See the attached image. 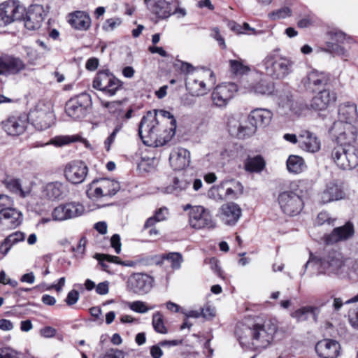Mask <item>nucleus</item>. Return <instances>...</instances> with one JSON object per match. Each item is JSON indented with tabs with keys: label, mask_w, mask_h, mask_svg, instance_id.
<instances>
[{
	"label": "nucleus",
	"mask_w": 358,
	"mask_h": 358,
	"mask_svg": "<svg viewBox=\"0 0 358 358\" xmlns=\"http://www.w3.org/2000/svg\"><path fill=\"white\" fill-rule=\"evenodd\" d=\"M176 120L165 110L148 111L139 124L138 134L148 146H162L175 135Z\"/></svg>",
	"instance_id": "obj_1"
},
{
	"label": "nucleus",
	"mask_w": 358,
	"mask_h": 358,
	"mask_svg": "<svg viewBox=\"0 0 358 358\" xmlns=\"http://www.w3.org/2000/svg\"><path fill=\"white\" fill-rule=\"evenodd\" d=\"M243 330L245 335H241L239 330L236 331L241 345L250 343L254 349L262 350L268 347L273 341L277 326L268 320L263 324H255L252 327H245Z\"/></svg>",
	"instance_id": "obj_2"
},
{
	"label": "nucleus",
	"mask_w": 358,
	"mask_h": 358,
	"mask_svg": "<svg viewBox=\"0 0 358 358\" xmlns=\"http://www.w3.org/2000/svg\"><path fill=\"white\" fill-rule=\"evenodd\" d=\"M294 62L273 51L268 53L259 66L264 73L273 80H282L293 71Z\"/></svg>",
	"instance_id": "obj_3"
},
{
	"label": "nucleus",
	"mask_w": 358,
	"mask_h": 358,
	"mask_svg": "<svg viewBox=\"0 0 358 358\" xmlns=\"http://www.w3.org/2000/svg\"><path fill=\"white\" fill-rule=\"evenodd\" d=\"M309 266H320L322 272L327 274H338L343 271L345 266V261L343 255L336 250L329 251L322 259H317L310 255L308 261L304 265V269L301 273L303 275Z\"/></svg>",
	"instance_id": "obj_4"
},
{
	"label": "nucleus",
	"mask_w": 358,
	"mask_h": 358,
	"mask_svg": "<svg viewBox=\"0 0 358 358\" xmlns=\"http://www.w3.org/2000/svg\"><path fill=\"white\" fill-rule=\"evenodd\" d=\"M215 83L214 73L209 69L198 71L195 74L187 76L185 82L187 90L192 96H203L209 91L207 85Z\"/></svg>",
	"instance_id": "obj_5"
},
{
	"label": "nucleus",
	"mask_w": 358,
	"mask_h": 358,
	"mask_svg": "<svg viewBox=\"0 0 358 358\" xmlns=\"http://www.w3.org/2000/svg\"><path fill=\"white\" fill-rule=\"evenodd\" d=\"M331 159L341 170H352L358 166V149L354 145H338L331 151Z\"/></svg>",
	"instance_id": "obj_6"
},
{
	"label": "nucleus",
	"mask_w": 358,
	"mask_h": 358,
	"mask_svg": "<svg viewBox=\"0 0 358 358\" xmlns=\"http://www.w3.org/2000/svg\"><path fill=\"white\" fill-rule=\"evenodd\" d=\"M150 12L158 19H168L173 14L183 17L187 13L185 8L179 7L178 0H144Z\"/></svg>",
	"instance_id": "obj_7"
},
{
	"label": "nucleus",
	"mask_w": 358,
	"mask_h": 358,
	"mask_svg": "<svg viewBox=\"0 0 358 358\" xmlns=\"http://www.w3.org/2000/svg\"><path fill=\"white\" fill-rule=\"evenodd\" d=\"M278 201L282 212L289 216L298 215L303 208V201L298 189L280 192Z\"/></svg>",
	"instance_id": "obj_8"
},
{
	"label": "nucleus",
	"mask_w": 358,
	"mask_h": 358,
	"mask_svg": "<svg viewBox=\"0 0 358 358\" xmlns=\"http://www.w3.org/2000/svg\"><path fill=\"white\" fill-rule=\"evenodd\" d=\"M120 189L119 182L109 178L94 180L88 186L87 194L90 199H99L115 195Z\"/></svg>",
	"instance_id": "obj_9"
},
{
	"label": "nucleus",
	"mask_w": 358,
	"mask_h": 358,
	"mask_svg": "<svg viewBox=\"0 0 358 358\" xmlns=\"http://www.w3.org/2000/svg\"><path fill=\"white\" fill-rule=\"evenodd\" d=\"M91 105V96L87 93H81L66 103L65 112L71 118L80 120L86 117Z\"/></svg>",
	"instance_id": "obj_10"
},
{
	"label": "nucleus",
	"mask_w": 358,
	"mask_h": 358,
	"mask_svg": "<svg viewBox=\"0 0 358 358\" xmlns=\"http://www.w3.org/2000/svg\"><path fill=\"white\" fill-rule=\"evenodd\" d=\"M154 278L145 273H134L126 282V289L130 293L143 296L149 293L153 287Z\"/></svg>",
	"instance_id": "obj_11"
},
{
	"label": "nucleus",
	"mask_w": 358,
	"mask_h": 358,
	"mask_svg": "<svg viewBox=\"0 0 358 358\" xmlns=\"http://www.w3.org/2000/svg\"><path fill=\"white\" fill-rule=\"evenodd\" d=\"M27 117V121H31L36 129L44 130L53 124L55 115L50 107L39 103L30 110Z\"/></svg>",
	"instance_id": "obj_12"
},
{
	"label": "nucleus",
	"mask_w": 358,
	"mask_h": 358,
	"mask_svg": "<svg viewBox=\"0 0 358 358\" xmlns=\"http://www.w3.org/2000/svg\"><path fill=\"white\" fill-rule=\"evenodd\" d=\"M122 87V82L108 71H99L94 78L93 87L110 96H114Z\"/></svg>",
	"instance_id": "obj_13"
},
{
	"label": "nucleus",
	"mask_w": 358,
	"mask_h": 358,
	"mask_svg": "<svg viewBox=\"0 0 358 358\" xmlns=\"http://www.w3.org/2000/svg\"><path fill=\"white\" fill-rule=\"evenodd\" d=\"M329 131L336 136L341 145H353L356 141L357 129L352 124L335 122Z\"/></svg>",
	"instance_id": "obj_14"
},
{
	"label": "nucleus",
	"mask_w": 358,
	"mask_h": 358,
	"mask_svg": "<svg viewBox=\"0 0 358 358\" xmlns=\"http://www.w3.org/2000/svg\"><path fill=\"white\" fill-rule=\"evenodd\" d=\"M189 222L192 228L201 229L215 227L210 211L201 206H193L189 213Z\"/></svg>",
	"instance_id": "obj_15"
},
{
	"label": "nucleus",
	"mask_w": 358,
	"mask_h": 358,
	"mask_svg": "<svg viewBox=\"0 0 358 358\" xmlns=\"http://www.w3.org/2000/svg\"><path fill=\"white\" fill-rule=\"evenodd\" d=\"M23 8L15 0H9L0 4V21L5 25L20 20Z\"/></svg>",
	"instance_id": "obj_16"
},
{
	"label": "nucleus",
	"mask_w": 358,
	"mask_h": 358,
	"mask_svg": "<svg viewBox=\"0 0 358 358\" xmlns=\"http://www.w3.org/2000/svg\"><path fill=\"white\" fill-rule=\"evenodd\" d=\"M26 64L17 57L3 54L0 57V75L9 76L17 75L24 70Z\"/></svg>",
	"instance_id": "obj_17"
},
{
	"label": "nucleus",
	"mask_w": 358,
	"mask_h": 358,
	"mask_svg": "<svg viewBox=\"0 0 358 358\" xmlns=\"http://www.w3.org/2000/svg\"><path fill=\"white\" fill-rule=\"evenodd\" d=\"M238 87L235 83H223L217 86L212 93V99L217 106H225L237 92Z\"/></svg>",
	"instance_id": "obj_18"
},
{
	"label": "nucleus",
	"mask_w": 358,
	"mask_h": 358,
	"mask_svg": "<svg viewBox=\"0 0 358 358\" xmlns=\"http://www.w3.org/2000/svg\"><path fill=\"white\" fill-rule=\"evenodd\" d=\"M87 173V166L81 161L72 162L68 164L64 169V176L66 180L75 185L83 182Z\"/></svg>",
	"instance_id": "obj_19"
},
{
	"label": "nucleus",
	"mask_w": 358,
	"mask_h": 358,
	"mask_svg": "<svg viewBox=\"0 0 358 358\" xmlns=\"http://www.w3.org/2000/svg\"><path fill=\"white\" fill-rule=\"evenodd\" d=\"M242 215L241 207L234 203L228 202L221 206L219 216L222 222L229 226L235 225Z\"/></svg>",
	"instance_id": "obj_20"
},
{
	"label": "nucleus",
	"mask_w": 358,
	"mask_h": 358,
	"mask_svg": "<svg viewBox=\"0 0 358 358\" xmlns=\"http://www.w3.org/2000/svg\"><path fill=\"white\" fill-rule=\"evenodd\" d=\"M27 115H13L1 122L3 129L10 136H18L24 133L27 126Z\"/></svg>",
	"instance_id": "obj_21"
},
{
	"label": "nucleus",
	"mask_w": 358,
	"mask_h": 358,
	"mask_svg": "<svg viewBox=\"0 0 358 358\" xmlns=\"http://www.w3.org/2000/svg\"><path fill=\"white\" fill-rule=\"evenodd\" d=\"M336 101V94L328 89H324L315 96L310 104V108L317 111L326 110Z\"/></svg>",
	"instance_id": "obj_22"
},
{
	"label": "nucleus",
	"mask_w": 358,
	"mask_h": 358,
	"mask_svg": "<svg viewBox=\"0 0 358 358\" xmlns=\"http://www.w3.org/2000/svg\"><path fill=\"white\" fill-rule=\"evenodd\" d=\"M338 342L331 339H324L317 343L315 351L322 358H336L340 353Z\"/></svg>",
	"instance_id": "obj_23"
},
{
	"label": "nucleus",
	"mask_w": 358,
	"mask_h": 358,
	"mask_svg": "<svg viewBox=\"0 0 358 358\" xmlns=\"http://www.w3.org/2000/svg\"><path fill=\"white\" fill-rule=\"evenodd\" d=\"M329 80V76L324 72L313 70L307 74L302 82L308 90L314 92L326 85Z\"/></svg>",
	"instance_id": "obj_24"
},
{
	"label": "nucleus",
	"mask_w": 358,
	"mask_h": 358,
	"mask_svg": "<svg viewBox=\"0 0 358 358\" xmlns=\"http://www.w3.org/2000/svg\"><path fill=\"white\" fill-rule=\"evenodd\" d=\"M299 146L306 152L314 153L320 150L321 143L315 134L303 130L299 134Z\"/></svg>",
	"instance_id": "obj_25"
},
{
	"label": "nucleus",
	"mask_w": 358,
	"mask_h": 358,
	"mask_svg": "<svg viewBox=\"0 0 358 358\" xmlns=\"http://www.w3.org/2000/svg\"><path fill=\"white\" fill-rule=\"evenodd\" d=\"M243 87L246 92L260 95H271L274 92V84L266 80L257 81H247L243 83Z\"/></svg>",
	"instance_id": "obj_26"
},
{
	"label": "nucleus",
	"mask_w": 358,
	"mask_h": 358,
	"mask_svg": "<svg viewBox=\"0 0 358 358\" xmlns=\"http://www.w3.org/2000/svg\"><path fill=\"white\" fill-rule=\"evenodd\" d=\"M169 162L175 170H182L190 163V152L182 148L174 150L170 155Z\"/></svg>",
	"instance_id": "obj_27"
},
{
	"label": "nucleus",
	"mask_w": 358,
	"mask_h": 358,
	"mask_svg": "<svg viewBox=\"0 0 358 358\" xmlns=\"http://www.w3.org/2000/svg\"><path fill=\"white\" fill-rule=\"evenodd\" d=\"M345 194L341 185L334 182L329 183L320 194L321 202L327 203L345 198Z\"/></svg>",
	"instance_id": "obj_28"
},
{
	"label": "nucleus",
	"mask_w": 358,
	"mask_h": 358,
	"mask_svg": "<svg viewBox=\"0 0 358 358\" xmlns=\"http://www.w3.org/2000/svg\"><path fill=\"white\" fill-rule=\"evenodd\" d=\"M354 234L353 225L348 222L344 226L335 228L327 236L325 241L327 244H333L351 238Z\"/></svg>",
	"instance_id": "obj_29"
},
{
	"label": "nucleus",
	"mask_w": 358,
	"mask_h": 358,
	"mask_svg": "<svg viewBox=\"0 0 358 358\" xmlns=\"http://www.w3.org/2000/svg\"><path fill=\"white\" fill-rule=\"evenodd\" d=\"M43 20V8L38 5L34 6L27 13L24 27L29 30L38 29L41 27Z\"/></svg>",
	"instance_id": "obj_30"
},
{
	"label": "nucleus",
	"mask_w": 358,
	"mask_h": 358,
	"mask_svg": "<svg viewBox=\"0 0 358 358\" xmlns=\"http://www.w3.org/2000/svg\"><path fill=\"white\" fill-rule=\"evenodd\" d=\"M271 110L265 108H256L252 110L249 115L248 120L251 125L256 128L268 125L272 118Z\"/></svg>",
	"instance_id": "obj_31"
},
{
	"label": "nucleus",
	"mask_w": 358,
	"mask_h": 358,
	"mask_svg": "<svg viewBox=\"0 0 358 358\" xmlns=\"http://www.w3.org/2000/svg\"><path fill=\"white\" fill-rule=\"evenodd\" d=\"M22 221V213L14 208L0 213V224L8 228H15L21 224Z\"/></svg>",
	"instance_id": "obj_32"
},
{
	"label": "nucleus",
	"mask_w": 358,
	"mask_h": 358,
	"mask_svg": "<svg viewBox=\"0 0 358 358\" xmlns=\"http://www.w3.org/2000/svg\"><path fill=\"white\" fill-rule=\"evenodd\" d=\"M339 121L344 124H352L357 118V106L354 103L345 102L338 107Z\"/></svg>",
	"instance_id": "obj_33"
},
{
	"label": "nucleus",
	"mask_w": 358,
	"mask_h": 358,
	"mask_svg": "<svg viewBox=\"0 0 358 358\" xmlns=\"http://www.w3.org/2000/svg\"><path fill=\"white\" fill-rule=\"evenodd\" d=\"M66 192V186L59 181L48 182L43 188L44 194L52 200L63 198Z\"/></svg>",
	"instance_id": "obj_34"
},
{
	"label": "nucleus",
	"mask_w": 358,
	"mask_h": 358,
	"mask_svg": "<svg viewBox=\"0 0 358 358\" xmlns=\"http://www.w3.org/2000/svg\"><path fill=\"white\" fill-rule=\"evenodd\" d=\"M70 24L76 29L87 30L91 24L90 16L83 11H76L69 20Z\"/></svg>",
	"instance_id": "obj_35"
},
{
	"label": "nucleus",
	"mask_w": 358,
	"mask_h": 358,
	"mask_svg": "<svg viewBox=\"0 0 358 358\" xmlns=\"http://www.w3.org/2000/svg\"><path fill=\"white\" fill-rule=\"evenodd\" d=\"M6 187L8 189L20 197L25 198L31 193L30 185H23L19 179L12 178L6 182Z\"/></svg>",
	"instance_id": "obj_36"
},
{
	"label": "nucleus",
	"mask_w": 358,
	"mask_h": 358,
	"mask_svg": "<svg viewBox=\"0 0 358 358\" xmlns=\"http://www.w3.org/2000/svg\"><path fill=\"white\" fill-rule=\"evenodd\" d=\"M306 168L305 162L301 157L290 155L287 160V169L289 172L300 173Z\"/></svg>",
	"instance_id": "obj_37"
},
{
	"label": "nucleus",
	"mask_w": 358,
	"mask_h": 358,
	"mask_svg": "<svg viewBox=\"0 0 358 358\" xmlns=\"http://www.w3.org/2000/svg\"><path fill=\"white\" fill-rule=\"evenodd\" d=\"M189 186V182L184 178H175L172 184L168 185L164 189V192L178 195L182 192L186 190Z\"/></svg>",
	"instance_id": "obj_38"
},
{
	"label": "nucleus",
	"mask_w": 358,
	"mask_h": 358,
	"mask_svg": "<svg viewBox=\"0 0 358 358\" xmlns=\"http://www.w3.org/2000/svg\"><path fill=\"white\" fill-rule=\"evenodd\" d=\"M257 128L254 125L243 126L238 124L237 126H229V131L232 135H236L238 138H244L254 134Z\"/></svg>",
	"instance_id": "obj_39"
},
{
	"label": "nucleus",
	"mask_w": 358,
	"mask_h": 358,
	"mask_svg": "<svg viewBox=\"0 0 358 358\" xmlns=\"http://www.w3.org/2000/svg\"><path fill=\"white\" fill-rule=\"evenodd\" d=\"M316 308L312 306L303 307L294 312L292 317L296 319L297 321L302 322L308 320L311 316L316 321Z\"/></svg>",
	"instance_id": "obj_40"
},
{
	"label": "nucleus",
	"mask_w": 358,
	"mask_h": 358,
	"mask_svg": "<svg viewBox=\"0 0 358 358\" xmlns=\"http://www.w3.org/2000/svg\"><path fill=\"white\" fill-rule=\"evenodd\" d=\"M80 140L81 137L78 135L57 136L52 138L48 143L41 145V146L52 144L55 146L61 147Z\"/></svg>",
	"instance_id": "obj_41"
},
{
	"label": "nucleus",
	"mask_w": 358,
	"mask_h": 358,
	"mask_svg": "<svg viewBox=\"0 0 358 358\" xmlns=\"http://www.w3.org/2000/svg\"><path fill=\"white\" fill-rule=\"evenodd\" d=\"M265 166V162L261 156L248 158L245 163V169L250 172H260Z\"/></svg>",
	"instance_id": "obj_42"
},
{
	"label": "nucleus",
	"mask_w": 358,
	"mask_h": 358,
	"mask_svg": "<svg viewBox=\"0 0 358 358\" xmlns=\"http://www.w3.org/2000/svg\"><path fill=\"white\" fill-rule=\"evenodd\" d=\"M69 219L82 215L85 212L84 206L80 202L73 201L64 203Z\"/></svg>",
	"instance_id": "obj_43"
},
{
	"label": "nucleus",
	"mask_w": 358,
	"mask_h": 358,
	"mask_svg": "<svg viewBox=\"0 0 358 358\" xmlns=\"http://www.w3.org/2000/svg\"><path fill=\"white\" fill-rule=\"evenodd\" d=\"M229 66L231 72L236 76H242L250 71L249 66L244 64L242 59H230Z\"/></svg>",
	"instance_id": "obj_44"
},
{
	"label": "nucleus",
	"mask_w": 358,
	"mask_h": 358,
	"mask_svg": "<svg viewBox=\"0 0 358 358\" xmlns=\"http://www.w3.org/2000/svg\"><path fill=\"white\" fill-rule=\"evenodd\" d=\"M169 210L166 208H161L157 210L154 216L149 217L144 224V229L153 227L157 222L166 219Z\"/></svg>",
	"instance_id": "obj_45"
},
{
	"label": "nucleus",
	"mask_w": 358,
	"mask_h": 358,
	"mask_svg": "<svg viewBox=\"0 0 358 358\" xmlns=\"http://www.w3.org/2000/svg\"><path fill=\"white\" fill-rule=\"evenodd\" d=\"M229 184L233 185V187H227L226 189L225 195L228 198L234 199L237 196L236 192H239V194H242L243 192V186L239 182H236L234 180H226L223 181L220 185L221 187H224Z\"/></svg>",
	"instance_id": "obj_46"
},
{
	"label": "nucleus",
	"mask_w": 358,
	"mask_h": 358,
	"mask_svg": "<svg viewBox=\"0 0 358 358\" xmlns=\"http://www.w3.org/2000/svg\"><path fill=\"white\" fill-rule=\"evenodd\" d=\"M152 324L154 329L157 333L164 334L168 332L164 325L163 315L160 312L157 311L153 314Z\"/></svg>",
	"instance_id": "obj_47"
},
{
	"label": "nucleus",
	"mask_w": 358,
	"mask_h": 358,
	"mask_svg": "<svg viewBox=\"0 0 358 358\" xmlns=\"http://www.w3.org/2000/svg\"><path fill=\"white\" fill-rule=\"evenodd\" d=\"M101 105L103 107L108 108L109 113L122 118L124 110L120 101H101Z\"/></svg>",
	"instance_id": "obj_48"
},
{
	"label": "nucleus",
	"mask_w": 358,
	"mask_h": 358,
	"mask_svg": "<svg viewBox=\"0 0 358 358\" xmlns=\"http://www.w3.org/2000/svg\"><path fill=\"white\" fill-rule=\"evenodd\" d=\"M328 51L336 56H340L345 60L348 59L349 53L348 50L343 45L329 43H328Z\"/></svg>",
	"instance_id": "obj_49"
},
{
	"label": "nucleus",
	"mask_w": 358,
	"mask_h": 358,
	"mask_svg": "<svg viewBox=\"0 0 358 358\" xmlns=\"http://www.w3.org/2000/svg\"><path fill=\"white\" fill-rule=\"evenodd\" d=\"M165 259L170 263L173 269H179L183 262L182 255L179 252H170L166 255Z\"/></svg>",
	"instance_id": "obj_50"
},
{
	"label": "nucleus",
	"mask_w": 358,
	"mask_h": 358,
	"mask_svg": "<svg viewBox=\"0 0 358 358\" xmlns=\"http://www.w3.org/2000/svg\"><path fill=\"white\" fill-rule=\"evenodd\" d=\"M52 220L55 221H64L69 220L64 204L55 208L52 212Z\"/></svg>",
	"instance_id": "obj_51"
},
{
	"label": "nucleus",
	"mask_w": 358,
	"mask_h": 358,
	"mask_svg": "<svg viewBox=\"0 0 358 358\" xmlns=\"http://www.w3.org/2000/svg\"><path fill=\"white\" fill-rule=\"evenodd\" d=\"M129 308L134 312H136L138 313H145L149 310L155 308V306L148 308V307H147L145 302H143L141 301H136L130 302L129 303Z\"/></svg>",
	"instance_id": "obj_52"
},
{
	"label": "nucleus",
	"mask_w": 358,
	"mask_h": 358,
	"mask_svg": "<svg viewBox=\"0 0 358 358\" xmlns=\"http://www.w3.org/2000/svg\"><path fill=\"white\" fill-rule=\"evenodd\" d=\"M25 238V234L21 231L14 232L9 236H8L3 241H5L8 245H10L12 248L14 245L17 244L19 242L23 241Z\"/></svg>",
	"instance_id": "obj_53"
},
{
	"label": "nucleus",
	"mask_w": 358,
	"mask_h": 358,
	"mask_svg": "<svg viewBox=\"0 0 358 358\" xmlns=\"http://www.w3.org/2000/svg\"><path fill=\"white\" fill-rule=\"evenodd\" d=\"M335 220L332 219L328 213L321 212L318 214L316 219V224L323 225L327 224L329 225L334 224Z\"/></svg>",
	"instance_id": "obj_54"
},
{
	"label": "nucleus",
	"mask_w": 358,
	"mask_h": 358,
	"mask_svg": "<svg viewBox=\"0 0 358 358\" xmlns=\"http://www.w3.org/2000/svg\"><path fill=\"white\" fill-rule=\"evenodd\" d=\"M0 358H20L17 351L9 347L0 348Z\"/></svg>",
	"instance_id": "obj_55"
},
{
	"label": "nucleus",
	"mask_w": 358,
	"mask_h": 358,
	"mask_svg": "<svg viewBox=\"0 0 358 358\" xmlns=\"http://www.w3.org/2000/svg\"><path fill=\"white\" fill-rule=\"evenodd\" d=\"M292 11L288 7H284L275 12H273L269 15L272 20H278L281 18H285L287 16L291 15Z\"/></svg>",
	"instance_id": "obj_56"
},
{
	"label": "nucleus",
	"mask_w": 358,
	"mask_h": 358,
	"mask_svg": "<svg viewBox=\"0 0 358 358\" xmlns=\"http://www.w3.org/2000/svg\"><path fill=\"white\" fill-rule=\"evenodd\" d=\"M13 200L11 197L0 194V213L4 210H8L13 208Z\"/></svg>",
	"instance_id": "obj_57"
},
{
	"label": "nucleus",
	"mask_w": 358,
	"mask_h": 358,
	"mask_svg": "<svg viewBox=\"0 0 358 358\" xmlns=\"http://www.w3.org/2000/svg\"><path fill=\"white\" fill-rule=\"evenodd\" d=\"M120 23L121 21L118 18L108 19L103 24V29L106 31H113Z\"/></svg>",
	"instance_id": "obj_58"
},
{
	"label": "nucleus",
	"mask_w": 358,
	"mask_h": 358,
	"mask_svg": "<svg viewBox=\"0 0 358 358\" xmlns=\"http://www.w3.org/2000/svg\"><path fill=\"white\" fill-rule=\"evenodd\" d=\"M106 254H95L94 258L99 261V264L101 265L102 270L109 273V265L108 264V258H106Z\"/></svg>",
	"instance_id": "obj_59"
},
{
	"label": "nucleus",
	"mask_w": 358,
	"mask_h": 358,
	"mask_svg": "<svg viewBox=\"0 0 358 358\" xmlns=\"http://www.w3.org/2000/svg\"><path fill=\"white\" fill-rule=\"evenodd\" d=\"M333 40L336 41L335 43L345 45V43H349L352 39L350 38H347L344 33L338 31L334 34Z\"/></svg>",
	"instance_id": "obj_60"
},
{
	"label": "nucleus",
	"mask_w": 358,
	"mask_h": 358,
	"mask_svg": "<svg viewBox=\"0 0 358 358\" xmlns=\"http://www.w3.org/2000/svg\"><path fill=\"white\" fill-rule=\"evenodd\" d=\"M79 299V293L77 290L73 289L70 291L65 300L66 303L69 306H72L77 303Z\"/></svg>",
	"instance_id": "obj_61"
},
{
	"label": "nucleus",
	"mask_w": 358,
	"mask_h": 358,
	"mask_svg": "<svg viewBox=\"0 0 358 358\" xmlns=\"http://www.w3.org/2000/svg\"><path fill=\"white\" fill-rule=\"evenodd\" d=\"M110 245L111 247L115 249V251L117 254H120L121 252V242H120V236L115 234L112 236L110 238Z\"/></svg>",
	"instance_id": "obj_62"
},
{
	"label": "nucleus",
	"mask_w": 358,
	"mask_h": 358,
	"mask_svg": "<svg viewBox=\"0 0 358 358\" xmlns=\"http://www.w3.org/2000/svg\"><path fill=\"white\" fill-rule=\"evenodd\" d=\"M96 292L100 295H106L109 292V282L104 281L96 286Z\"/></svg>",
	"instance_id": "obj_63"
},
{
	"label": "nucleus",
	"mask_w": 358,
	"mask_h": 358,
	"mask_svg": "<svg viewBox=\"0 0 358 358\" xmlns=\"http://www.w3.org/2000/svg\"><path fill=\"white\" fill-rule=\"evenodd\" d=\"M103 358H124V353L121 350L111 349L106 352Z\"/></svg>",
	"instance_id": "obj_64"
}]
</instances>
